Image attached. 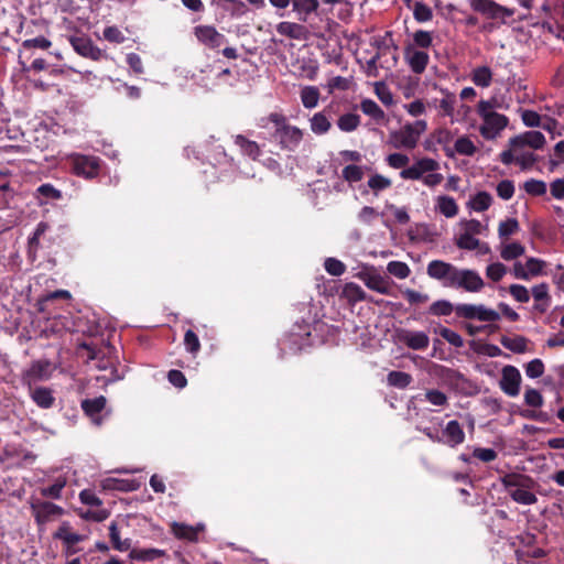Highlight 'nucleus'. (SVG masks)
<instances>
[{
    "label": "nucleus",
    "mask_w": 564,
    "mask_h": 564,
    "mask_svg": "<svg viewBox=\"0 0 564 564\" xmlns=\"http://www.w3.org/2000/svg\"><path fill=\"white\" fill-rule=\"evenodd\" d=\"M386 162L391 169L401 170L399 175L402 180L421 181L429 188L438 186L444 180L443 174L438 172V161L429 156L415 159L409 165L410 158L406 154L394 152L387 155Z\"/></svg>",
    "instance_id": "1"
},
{
    "label": "nucleus",
    "mask_w": 564,
    "mask_h": 564,
    "mask_svg": "<svg viewBox=\"0 0 564 564\" xmlns=\"http://www.w3.org/2000/svg\"><path fill=\"white\" fill-rule=\"evenodd\" d=\"M268 121L273 124L270 132L271 141L282 151L295 152L304 139V130L291 124L289 119L280 112H271Z\"/></svg>",
    "instance_id": "2"
},
{
    "label": "nucleus",
    "mask_w": 564,
    "mask_h": 564,
    "mask_svg": "<svg viewBox=\"0 0 564 564\" xmlns=\"http://www.w3.org/2000/svg\"><path fill=\"white\" fill-rule=\"evenodd\" d=\"M492 109L494 104L491 100H480L478 102L477 112L482 120L479 132L486 140L496 139L509 123L507 116Z\"/></svg>",
    "instance_id": "3"
},
{
    "label": "nucleus",
    "mask_w": 564,
    "mask_h": 564,
    "mask_svg": "<svg viewBox=\"0 0 564 564\" xmlns=\"http://www.w3.org/2000/svg\"><path fill=\"white\" fill-rule=\"evenodd\" d=\"M427 130V122L419 119L406 122L400 129L389 133V143L397 150H413L417 147L420 138Z\"/></svg>",
    "instance_id": "4"
},
{
    "label": "nucleus",
    "mask_w": 564,
    "mask_h": 564,
    "mask_svg": "<svg viewBox=\"0 0 564 564\" xmlns=\"http://www.w3.org/2000/svg\"><path fill=\"white\" fill-rule=\"evenodd\" d=\"M66 161L70 172L78 177L94 180L100 173L101 159L99 156L70 153Z\"/></svg>",
    "instance_id": "5"
},
{
    "label": "nucleus",
    "mask_w": 564,
    "mask_h": 564,
    "mask_svg": "<svg viewBox=\"0 0 564 564\" xmlns=\"http://www.w3.org/2000/svg\"><path fill=\"white\" fill-rule=\"evenodd\" d=\"M455 314L458 318L480 322H497L500 319V314L497 311L488 308L484 304H456Z\"/></svg>",
    "instance_id": "6"
},
{
    "label": "nucleus",
    "mask_w": 564,
    "mask_h": 564,
    "mask_svg": "<svg viewBox=\"0 0 564 564\" xmlns=\"http://www.w3.org/2000/svg\"><path fill=\"white\" fill-rule=\"evenodd\" d=\"M30 507L37 525H44L64 514V509L62 507L39 498H32Z\"/></svg>",
    "instance_id": "7"
},
{
    "label": "nucleus",
    "mask_w": 564,
    "mask_h": 564,
    "mask_svg": "<svg viewBox=\"0 0 564 564\" xmlns=\"http://www.w3.org/2000/svg\"><path fill=\"white\" fill-rule=\"evenodd\" d=\"M485 286V282L480 274L471 269H456L454 276H452V289H462L466 292L477 293Z\"/></svg>",
    "instance_id": "8"
},
{
    "label": "nucleus",
    "mask_w": 564,
    "mask_h": 564,
    "mask_svg": "<svg viewBox=\"0 0 564 564\" xmlns=\"http://www.w3.org/2000/svg\"><path fill=\"white\" fill-rule=\"evenodd\" d=\"M469 6L475 12L492 20L506 21L514 14V9L503 7L494 0H469Z\"/></svg>",
    "instance_id": "9"
},
{
    "label": "nucleus",
    "mask_w": 564,
    "mask_h": 564,
    "mask_svg": "<svg viewBox=\"0 0 564 564\" xmlns=\"http://www.w3.org/2000/svg\"><path fill=\"white\" fill-rule=\"evenodd\" d=\"M68 42L73 50L84 58L98 62L106 56L102 50L95 45L87 35H70Z\"/></svg>",
    "instance_id": "10"
},
{
    "label": "nucleus",
    "mask_w": 564,
    "mask_h": 564,
    "mask_svg": "<svg viewBox=\"0 0 564 564\" xmlns=\"http://www.w3.org/2000/svg\"><path fill=\"white\" fill-rule=\"evenodd\" d=\"M52 375L51 362L48 360H35L22 373V383L26 387H33L40 381L47 380Z\"/></svg>",
    "instance_id": "11"
},
{
    "label": "nucleus",
    "mask_w": 564,
    "mask_h": 564,
    "mask_svg": "<svg viewBox=\"0 0 564 564\" xmlns=\"http://www.w3.org/2000/svg\"><path fill=\"white\" fill-rule=\"evenodd\" d=\"M545 142L546 140L542 132L531 130L512 137L509 140V145L513 148L514 152H518L527 147L533 150H540L544 147Z\"/></svg>",
    "instance_id": "12"
},
{
    "label": "nucleus",
    "mask_w": 564,
    "mask_h": 564,
    "mask_svg": "<svg viewBox=\"0 0 564 564\" xmlns=\"http://www.w3.org/2000/svg\"><path fill=\"white\" fill-rule=\"evenodd\" d=\"M457 267L443 260H432L427 263L426 273L431 279L442 282L443 286L449 288L452 276H454Z\"/></svg>",
    "instance_id": "13"
},
{
    "label": "nucleus",
    "mask_w": 564,
    "mask_h": 564,
    "mask_svg": "<svg viewBox=\"0 0 564 564\" xmlns=\"http://www.w3.org/2000/svg\"><path fill=\"white\" fill-rule=\"evenodd\" d=\"M194 35L198 42L212 50L219 48L227 42L226 36L214 25H197L194 28Z\"/></svg>",
    "instance_id": "14"
},
{
    "label": "nucleus",
    "mask_w": 564,
    "mask_h": 564,
    "mask_svg": "<svg viewBox=\"0 0 564 564\" xmlns=\"http://www.w3.org/2000/svg\"><path fill=\"white\" fill-rule=\"evenodd\" d=\"M398 341L413 350H424L430 345V337L423 330L399 329Z\"/></svg>",
    "instance_id": "15"
},
{
    "label": "nucleus",
    "mask_w": 564,
    "mask_h": 564,
    "mask_svg": "<svg viewBox=\"0 0 564 564\" xmlns=\"http://www.w3.org/2000/svg\"><path fill=\"white\" fill-rule=\"evenodd\" d=\"M499 160L505 165L516 162L522 170H527L536 162V156L533 152L525 151L524 149L514 152L513 148L509 145V149L503 150L499 154Z\"/></svg>",
    "instance_id": "16"
},
{
    "label": "nucleus",
    "mask_w": 564,
    "mask_h": 564,
    "mask_svg": "<svg viewBox=\"0 0 564 564\" xmlns=\"http://www.w3.org/2000/svg\"><path fill=\"white\" fill-rule=\"evenodd\" d=\"M500 389L509 397H517L520 392L521 375L518 368L508 365L502 368Z\"/></svg>",
    "instance_id": "17"
},
{
    "label": "nucleus",
    "mask_w": 564,
    "mask_h": 564,
    "mask_svg": "<svg viewBox=\"0 0 564 564\" xmlns=\"http://www.w3.org/2000/svg\"><path fill=\"white\" fill-rule=\"evenodd\" d=\"M404 61L412 73L421 75L430 63V55L423 50L414 48L413 45H406L404 47Z\"/></svg>",
    "instance_id": "18"
},
{
    "label": "nucleus",
    "mask_w": 564,
    "mask_h": 564,
    "mask_svg": "<svg viewBox=\"0 0 564 564\" xmlns=\"http://www.w3.org/2000/svg\"><path fill=\"white\" fill-rule=\"evenodd\" d=\"M142 484L143 481L137 478L107 477L101 480L100 486L106 491L130 492L139 490Z\"/></svg>",
    "instance_id": "19"
},
{
    "label": "nucleus",
    "mask_w": 564,
    "mask_h": 564,
    "mask_svg": "<svg viewBox=\"0 0 564 564\" xmlns=\"http://www.w3.org/2000/svg\"><path fill=\"white\" fill-rule=\"evenodd\" d=\"M31 400L40 409H51L55 404V397L53 389L42 386L28 387Z\"/></svg>",
    "instance_id": "20"
},
{
    "label": "nucleus",
    "mask_w": 564,
    "mask_h": 564,
    "mask_svg": "<svg viewBox=\"0 0 564 564\" xmlns=\"http://www.w3.org/2000/svg\"><path fill=\"white\" fill-rule=\"evenodd\" d=\"M107 399L104 395H99L94 399H85L82 401V409L84 413L91 419L96 425H100L102 422L101 412L105 410Z\"/></svg>",
    "instance_id": "21"
},
{
    "label": "nucleus",
    "mask_w": 564,
    "mask_h": 564,
    "mask_svg": "<svg viewBox=\"0 0 564 564\" xmlns=\"http://www.w3.org/2000/svg\"><path fill=\"white\" fill-rule=\"evenodd\" d=\"M313 325L311 322L305 319L296 321L290 333V340L292 344L299 346L300 348L311 345V334H312Z\"/></svg>",
    "instance_id": "22"
},
{
    "label": "nucleus",
    "mask_w": 564,
    "mask_h": 564,
    "mask_svg": "<svg viewBox=\"0 0 564 564\" xmlns=\"http://www.w3.org/2000/svg\"><path fill=\"white\" fill-rule=\"evenodd\" d=\"M276 32L280 35L297 41H307L311 34L305 25L289 21L280 22L276 25Z\"/></svg>",
    "instance_id": "23"
},
{
    "label": "nucleus",
    "mask_w": 564,
    "mask_h": 564,
    "mask_svg": "<svg viewBox=\"0 0 564 564\" xmlns=\"http://www.w3.org/2000/svg\"><path fill=\"white\" fill-rule=\"evenodd\" d=\"M455 245L462 250H476L477 256H485L490 253L491 249L487 242L480 241L476 236L468 234H459L455 240Z\"/></svg>",
    "instance_id": "24"
},
{
    "label": "nucleus",
    "mask_w": 564,
    "mask_h": 564,
    "mask_svg": "<svg viewBox=\"0 0 564 564\" xmlns=\"http://www.w3.org/2000/svg\"><path fill=\"white\" fill-rule=\"evenodd\" d=\"M464 441L465 433L459 422L456 420L447 422L442 432V443L448 445L449 447H456L464 443Z\"/></svg>",
    "instance_id": "25"
},
{
    "label": "nucleus",
    "mask_w": 564,
    "mask_h": 564,
    "mask_svg": "<svg viewBox=\"0 0 564 564\" xmlns=\"http://www.w3.org/2000/svg\"><path fill=\"white\" fill-rule=\"evenodd\" d=\"M172 533L178 540L188 542H197L199 533L204 532L205 525L198 523L196 525H188L185 523L174 522L171 527Z\"/></svg>",
    "instance_id": "26"
},
{
    "label": "nucleus",
    "mask_w": 564,
    "mask_h": 564,
    "mask_svg": "<svg viewBox=\"0 0 564 564\" xmlns=\"http://www.w3.org/2000/svg\"><path fill=\"white\" fill-rule=\"evenodd\" d=\"M310 129L316 135L326 134L332 129L330 111L323 109L315 112L310 119Z\"/></svg>",
    "instance_id": "27"
},
{
    "label": "nucleus",
    "mask_w": 564,
    "mask_h": 564,
    "mask_svg": "<svg viewBox=\"0 0 564 564\" xmlns=\"http://www.w3.org/2000/svg\"><path fill=\"white\" fill-rule=\"evenodd\" d=\"M34 198L39 205H45L62 198V192L51 183L41 184L34 192Z\"/></svg>",
    "instance_id": "28"
},
{
    "label": "nucleus",
    "mask_w": 564,
    "mask_h": 564,
    "mask_svg": "<svg viewBox=\"0 0 564 564\" xmlns=\"http://www.w3.org/2000/svg\"><path fill=\"white\" fill-rule=\"evenodd\" d=\"M235 144L240 149L241 154L249 156L252 160L259 159L261 155L260 145L242 134H236L234 137Z\"/></svg>",
    "instance_id": "29"
},
{
    "label": "nucleus",
    "mask_w": 564,
    "mask_h": 564,
    "mask_svg": "<svg viewBox=\"0 0 564 564\" xmlns=\"http://www.w3.org/2000/svg\"><path fill=\"white\" fill-rule=\"evenodd\" d=\"M453 132L447 128H438L431 134V139L435 143L443 145L445 155L451 159L454 158V151L449 147L451 142L453 141Z\"/></svg>",
    "instance_id": "30"
},
{
    "label": "nucleus",
    "mask_w": 564,
    "mask_h": 564,
    "mask_svg": "<svg viewBox=\"0 0 564 564\" xmlns=\"http://www.w3.org/2000/svg\"><path fill=\"white\" fill-rule=\"evenodd\" d=\"M166 556V551L150 547V549H132L129 552V557L134 561L152 562L156 558Z\"/></svg>",
    "instance_id": "31"
},
{
    "label": "nucleus",
    "mask_w": 564,
    "mask_h": 564,
    "mask_svg": "<svg viewBox=\"0 0 564 564\" xmlns=\"http://www.w3.org/2000/svg\"><path fill=\"white\" fill-rule=\"evenodd\" d=\"M532 296L536 302H544L542 304H535L534 310L540 313H544L550 305L549 285L545 282L536 284L532 288Z\"/></svg>",
    "instance_id": "32"
},
{
    "label": "nucleus",
    "mask_w": 564,
    "mask_h": 564,
    "mask_svg": "<svg viewBox=\"0 0 564 564\" xmlns=\"http://www.w3.org/2000/svg\"><path fill=\"white\" fill-rule=\"evenodd\" d=\"M436 210L446 218L455 217L458 214L456 200L447 195H440L436 198Z\"/></svg>",
    "instance_id": "33"
},
{
    "label": "nucleus",
    "mask_w": 564,
    "mask_h": 564,
    "mask_svg": "<svg viewBox=\"0 0 564 564\" xmlns=\"http://www.w3.org/2000/svg\"><path fill=\"white\" fill-rule=\"evenodd\" d=\"M300 98L304 108L313 109L318 105L319 89L316 86H304L301 88Z\"/></svg>",
    "instance_id": "34"
},
{
    "label": "nucleus",
    "mask_w": 564,
    "mask_h": 564,
    "mask_svg": "<svg viewBox=\"0 0 564 564\" xmlns=\"http://www.w3.org/2000/svg\"><path fill=\"white\" fill-rule=\"evenodd\" d=\"M491 204H492V196L490 193L485 192V191L477 192L474 196L470 197V199L468 202V206L470 207V209H473L477 213H482V212L489 209Z\"/></svg>",
    "instance_id": "35"
},
{
    "label": "nucleus",
    "mask_w": 564,
    "mask_h": 564,
    "mask_svg": "<svg viewBox=\"0 0 564 564\" xmlns=\"http://www.w3.org/2000/svg\"><path fill=\"white\" fill-rule=\"evenodd\" d=\"M443 98L438 102V110L442 117H449L453 119L454 110L457 102L455 94L448 91L447 89H442Z\"/></svg>",
    "instance_id": "36"
},
{
    "label": "nucleus",
    "mask_w": 564,
    "mask_h": 564,
    "mask_svg": "<svg viewBox=\"0 0 564 564\" xmlns=\"http://www.w3.org/2000/svg\"><path fill=\"white\" fill-rule=\"evenodd\" d=\"M31 55H24V52H19V65L21 66L22 73L30 72H42L48 67L47 62L44 58L37 57L32 61L30 65L26 64Z\"/></svg>",
    "instance_id": "37"
},
{
    "label": "nucleus",
    "mask_w": 564,
    "mask_h": 564,
    "mask_svg": "<svg viewBox=\"0 0 564 564\" xmlns=\"http://www.w3.org/2000/svg\"><path fill=\"white\" fill-rule=\"evenodd\" d=\"M471 82L481 88H487L491 85L492 82V72L491 69L484 65L478 66L471 72Z\"/></svg>",
    "instance_id": "38"
},
{
    "label": "nucleus",
    "mask_w": 564,
    "mask_h": 564,
    "mask_svg": "<svg viewBox=\"0 0 564 564\" xmlns=\"http://www.w3.org/2000/svg\"><path fill=\"white\" fill-rule=\"evenodd\" d=\"M500 343L506 349H509L514 354H523L528 348V339L523 336H502Z\"/></svg>",
    "instance_id": "39"
},
{
    "label": "nucleus",
    "mask_w": 564,
    "mask_h": 564,
    "mask_svg": "<svg viewBox=\"0 0 564 564\" xmlns=\"http://www.w3.org/2000/svg\"><path fill=\"white\" fill-rule=\"evenodd\" d=\"M293 10L299 14L300 20L306 21L308 14L318 9L317 0H292Z\"/></svg>",
    "instance_id": "40"
},
{
    "label": "nucleus",
    "mask_w": 564,
    "mask_h": 564,
    "mask_svg": "<svg viewBox=\"0 0 564 564\" xmlns=\"http://www.w3.org/2000/svg\"><path fill=\"white\" fill-rule=\"evenodd\" d=\"M365 283L367 288H369L372 291L386 295L390 294V283L386 278L381 276L380 274L368 275L367 279L365 280Z\"/></svg>",
    "instance_id": "41"
},
{
    "label": "nucleus",
    "mask_w": 564,
    "mask_h": 564,
    "mask_svg": "<svg viewBox=\"0 0 564 564\" xmlns=\"http://www.w3.org/2000/svg\"><path fill=\"white\" fill-rule=\"evenodd\" d=\"M361 111L373 119L376 122H381L386 115L384 111L380 108V106L372 99H364L360 102Z\"/></svg>",
    "instance_id": "42"
},
{
    "label": "nucleus",
    "mask_w": 564,
    "mask_h": 564,
    "mask_svg": "<svg viewBox=\"0 0 564 564\" xmlns=\"http://www.w3.org/2000/svg\"><path fill=\"white\" fill-rule=\"evenodd\" d=\"M109 538H110L112 547L115 550L120 551V552L130 550L131 540L130 539H126V540L120 539V532H119V529H118V525L116 522H111L109 525Z\"/></svg>",
    "instance_id": "43"
},
{
    "label": "nucleus",
    "mask_w": 564,
    "mask_h": 564,
    "mask_svg": "<svg viewBox=\"0 0 564 564\" xmlns=\"http://www.w3.org/2000/svg\"><path fill=\"white\" fill-rule=\"evenodd\" d=\"M360 124V116L354 112L341 115L337 120V127L343 132L355 131Z\"/></svg>",
    "instance_id": "44"
},
{
    "label": "nucleus",
    "mask_w": 564,
    "mask_h": 564,
    "mask_svg": "<svg viewBox=\"0 0 564 564\" xmlns=\"http://www.w3.org/2000/svg\"><path fill=\"white\" fill-rule=\"evenodd\" d=\"M452 149L454 151V155L457 153L459 155H465V156H473L477 151L476 145L470 140V138L467 135L459 137L455 141L454 148H452Z\"/></svg>",
    "instance_id": "45"
},
{
    "label": "nucleus",
    "mask_w": 564,
    "mask_h": 564,
    "mask_svg": "<svg viewBox=\"0 0 564 564\" xmlns=\"http://www.w3.org/2000/svg\"><path fill=\"white\" fill-rule=\"evenodd\" d=\"M51 46V40L43 35H40L34 39L24 40L21 44V48L19 52H24V55H29V52L32 48L48 50Z\"/></svg>",
    "instance_id": "46"
},
{
    "label": "nucleus",
    "mask_w": 564,
    "mask_h": 564,
    "mask_svg": "<svg viewBox=\"0 0 564 564\" xmlns=\"http://www.w3.org/2000/svg\"><path fill=\"white\" fill-rule=\"evenodd\" d=\"M387 382L391 387L404 389L412 382V376L404 371L393 370L388 373Z\"/></svg>",
    "instance_id": "47"
},
{
    "label": "nucleus",
    "mask_w": 564,
    "mask_h": 564,
    "mask_svg": "<svg viewBox=\"0 0 564 564\" xmlns=\"http://www.w3.org/2000/svg\"><path fill=\"white\" fill-rule=\"evenodd\" d=\"M529 280L534 276L546 275V262L540 258L530 257L525 261Z\"/></svg>",
    "instance_id": "48"
},
{
    "label": "nucleus",
    "mask_w": 564,
    "mask_h": 564,
    "mask_svg": "<svg viewBox=\"0 0 564 564\" xmlns=\"http://www.w3.org/2000/svg\"><path fill=\"white\" fill-rule=\"evenodd\" d=\"M76 511L82 519L95 522H101L110 514L108 510L102 508H98L96 510L78 508Z\"/></svg>",
    "instance_id": "49"
},
{
    "label": "nucleus",
    "mask_w": 564,
    "mask_h": 564,
    "mask_svg": "<svg viewBox=\"0 0 564 564\" xmlns=\"http://www.w3.org/2000/svg\"><path fill=\"white\" fill-rule=\"evenodd\" d=\"M413 18L419 23H425L433 19V11L426 3L416 1L413 4Z\"/></svg>",
    "instance_id": "50"
},
{
    "label": "nucleus",
    "mask_w": 564,
    "mask_h": 564,
    "mask_svg": "<svg viewBox=\"0 0 564 564\" xmlns=\"http://www.w3.org/2000/svg\"><path fill=\"white\" fill-rule=\"evenodd\" d=\"M455 312V305L447 300L435 301L429 308V313L434 316H448Z\"/></svg>",
    "instance_id": "51"
},
{
    "label": "nucleus",
    "mask_w": 564,
    "mask_h": 564,
    "mask_svg": "<svg viewBox=\"0 0 564 564\" xmlns=\"http://www.w3.org/2000/svg\"><path fill=\"white\" fill-rule=\"evenodd\" d=\"M524 252L525 248L520 242H511L501 249L500 256L503 260L511 261L521 257Z\"/></svg>",
    "instance_id": "52"
},
{
    "label": "nucleus",
    "mask_w": 564,
    "mask_h": 564,
    "mask_svg": "<svg viewBox=\"0 0 564 564\" xmlns=\"http://www.w3.org/2000/svg\"><path fill=\"white\" fill-rule=\"evenodd\" d=\"M341 177L349 184L357 183L364 178V169L356 164H349L343 169Z\"/></svg>",
    "instance_id": "53"
},
{
    "label": "nucleus",
    "mask_w": 564,
    "mask_h": 564,
    "mask_svg": "<svg viewBox=\"0 0 564 564\" xmlns=\"http://www.w3.org/2000/svg\"><path fill=\"white\" fill-rule=\"evenodd\" d=\"M523 189L529 195L543 196L547 188L544 181L530 178L523 183Z\"/></svg>",
    "instance_id": "54"
},
{
    "label": "nucleus",
    "mask_w": 564,
    "mask_h": 564,
    "mask_svg": "<svg viewBox=\"0 0 564 564\" xmlns=\"http://www.w3.org/2000/svg\"><path fill=\"white\" fill-rule=\"evenodd\" d=\"M213 3L221 7L224 10L232 14H242L246 12V4L241 0H213Z\"/></svg>",
    "instance_id": "55"
},
{
    "label": "nucleus",
    "mask_w": 564,
    "mask_h": 564,
    "mask_svg": "<svg viewBox=\"0 0 564 564\" xmlns=\"http://www.w3.org/2000/svg\"><path fill=\"white\" fill-rule=\"evenodd\" d=\"M387 271L398 279H406L411 274L409 265L402 261H390Z\"/></svg>",
    "instance_id": "56"
},
{
    "label": "nucleus",
    "mask_w": 564,
    "mask_h": 564,
    "mask_svg": "<svg viewBox=\"0 0 564 564\" xmlns=\"http://www.w3.org/2000/svg\"><path fill=\"white\" fill-rule=\"evenodd\" d=\"M72 295L70 293L67 291V290H56V291H53V292H50L47 293L46 295H44L40 301H39V310L41 312H44L45 311V307L46 305L54 301V300H58V299H62V300H70Z\"/></svg>",
    "instance_id": "57"
},
{
    "label": "nucleus",
    "mask_w": 564,
    "mask_h": 564,
    "mask_svg": "<svg viewBox=\"0 0 564 564\" xmlns=\"http://www.w3.org/2000/svg\"><path fill=\"white\" fill-rule=\"evenodd\" d=\"M433 43V32L417 30L413 33V47L429 48Z\"/></svg>",
    "instance_id": "58"
},
{
    "label": "nucleus",
    "mask_w": 564,
    "mask_h": 564,
    "mask_svg": "<svg viewBox=\"0 0 564 564\" xmlns=\"http://www.w3.org/2000/svg\"><path fill=\"white\" fill-rule=\"evenodd\" d=\"M344 294L351 302H360L366 300V293L360 285L357 283L350 282L347 283L344 288Z\"/></svg>",
    "instance_id": "59"
},
{
    "label": "nucleus",
    "mask_w": 564,
    "mask_h": 564,
    "mask_svg": "<svg viewBox=\"0 0 564 564\" xmlns=\"http://www.w3.org/2000/svg\"><path fill=\"white\" fill-rule=\"evenodd\" d=\"M391 185V180L381 174H375L368 180V186L375 192V194L389 188Z\"/></svg>",
    "instance_id": "60"
},
{
    "label": "nucleus",
    "mask_w": 564,
    "mask_h": 564,
    "mask_svg": "<svg viewBox=\"0 0 564 564\" xmlns=\"http://www.w3.org/2000/svg\"><path fill=\"white\" fill-rule=\"evenodd\" d=\"M514 183L511 180H502L496 186L498 197L503 200H509L514 195Z\"/></svg>",
    "instance_id": "61"
},
{
    "label": "nucleus",
    "mask_w": 564,
    "mask_h": 564,
    "mask_svg": "<svg viewBox=\"0 0 564 564\" xmlns=\"http://www.w3.org/2000/svg\"><path fill=\"white\" fill-rule=\"evenodd\" d=\"M438 334L448 343L451 344L452 346L456 347V348H460L464 346V339L463 337L455 330L448 328V327H444L442 326L440 328V332Z\"/></svg>",
    "instance_id": "62"
},
{
    "label": "nucleus",
    "mask_w": 564,
    "mask_h": 564,
    "mask_svg": "<svg viewBox=\"0 0 564 564\" xmlns=\"http://www.w3.org/2000/svg\"><path fill=\"white\" fill-rule=\"evenodd\" d=\"M507 273V268L501 262H495L487 267L486 275L494 282H499Z\"/></svg>",
    "instance_id": "63"
},
{
    "label": "nucleus",
    "mask_w": 564,
    "mask_h": 564,
    "mask_svg": "<svg viewBox=\"0 0 564 564\" xmlns=\"http://www.w3.org/2000/svg\"><path fill=\"white\" fill-rule=\"evenodd\" d=\"M544 364L541 359L535 358L525 365V375L531 379L540 378L544 373Z\"/></svg>",
    "instance_id": "64"
}]
</instances>
